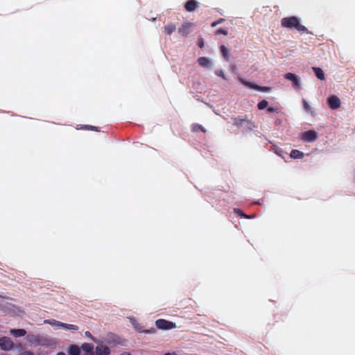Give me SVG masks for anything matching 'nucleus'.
Masks as SVG:
<instances>
[{
  "mask_svg": "<svg viewBox=\"0 0 355 355\" xmlns=\"http://www.w3.org/2000/svg\"><path fill=\"white\" fill-rule=\"evenodd\" d=\"M281 26L288 29H295L300 33H308V29L300 24V19L295 16L284 17L281 19Z\"/></svg>",
  "mask_w": 355,
  "mask_h": 355,
  "instance_id": "nucleus-1",
  "label": "nucleus"
},
{
  "mask_svg": "<svg viewBox=\"0 0 355 355\" xmlns=\"http://www.w3.org/2000/svg\"><path fill=\"white\" fill-rule=\"evenodd\" d=\"M155 324L157 328L164 330L171 329L175 327L173 322L162 319L157 320Z\"/></svg>",
  "mask_w": 355,
  "mask_h": 355,
  "instance_id": "nucleus-2",
  "label": "nucleus"
},
{
  "mask_svg": "<svg viewBox=\"0 0 355 355\" xmlns=\"http://www.w3.org/2000/svg\"><path fill=\"white\" fill-rule=\"evenodd\" d=\"M318 137V133L315 130H308L303 133L302 139L307 142H313L315 141Z\"/></svg>",
  "mask_w": 355,
  "mask_h": 355,
  "instance_id": "nucleus-3",
  "label": "nucleus"
},
{
  "mask_svg": "<svg viewBox=\"0 0 355 355\" xmlns=\"http://www.w3.org/2000/svg\"><path fill=\"white\" fill-rule=\"evenodd\" d=\"M327 103L332 110H336L340 107V100L335 95H332L327 98Z\"/></svg>",
  "mask_w": 355,
  "mask_h": 355,
  "instance_id": "nucleus-4",
  "label": "nucleus"
},
{
  "mask_svg": "<svg viewBox=\"0 0 355 355\" xmlns=\"http://www.w3.org/2000/svg\"><path fill=\"white\" fill-rule=\"evenodd\" d=\"M14 344L8 337L0 338V347L3 350H10L13 348Z\"/></svg>",
  "mask_w": 355,
  "mask_h": 355,
  "instance_id": "nucleus-5",
  "label": "nucleus"
},
{
  "mask_svg": "<svg viewBox=\"0 0 355 355\" xmlns=\"http://www.w3.org/2000/svg\"><path fill=\"white\" fill-rule=\"evenodd\" d=\"M284 78L288 80L292 81L293 86L295 88H299L300 85V78L297 76L293 73H287L284 75Z\"/></svg>",
  "mask_w": 355,
  "mask_h": 355,
  "instance_id": "nucleus-6",
  "label": "nucleus"
},
{
  "mask_svg": "<svg viewBox=\"0 0 355 355\" xmlns=\"http://www.w3.org/2000/svg\"><path fill=\"white\" fill-rule=\"evenodd\" d=\"M198 64L207 69H210L212 67L211 60L207 57H200L198 59Z\"/></svg>",
  "mask_w": 355,
  "mask_h": 355,
  "instance_id": "nucleus-7",
  "label": "nucleus"
},
{
  "mask_svg": "<svg viewBox=\"0 0 355 355\" xmlns=\"http://www.w3.org/2000/svg\"><path fill=\"white\" fill-rule=\"evenodd\" d=\"M96 351L98 355H108L110 354L109 348L103 345L97 346Z\"/></svg>",
  "mask_w": 355,
  "mask_h": 355,
  "instance_id": "nucleus-8",
  "label": "nucleus"
},
{
  "mask_svg": "<svg viewBox=\"0 0 355 355\" xmlns=\"http://www.w3.org/2000/svg\"><path fill=\"white\" fill-rule=\"evenodd\" d=\"M67 353L69 355H80V349L77 345H70L67 348Z\"/></svg>",
  "mask_w": 355,
  "mask_h": 355,
  "instance_id": "nucleus-9",
  "label": "nucleus"
},
{
  "mask_svg": "<svg viewBox=\"0 0 355 355\" xmlns=\"http://www.w3.org/2000/svg\"><path fill=\"white\" fill-rule=\"evenodd\" d=\"M198 7V2L195 0H189L185 4V8L187 10L191 12L196 10Z\"/></svg>",
  "mask_w": 355,
  "mask_h": 355,
  "instance_id": "nucleus-10",
  "label": "nucleus"
},
{
  "mask_svg": "<svg viewBox=\"0 0 355 355\" xmlns=\"http://www.w3.org/2000/svg\"><path fill=\"white\" fill-rule=\"evenodd\" d=\"M245 85L247 87H249L250 88L255 89L257 90L261 91V92H268L269 90H270V87H261V86H259V85H252V84H251L250 83H248L246 81L245 83Z\"/></svg>",
  "mask_w": 355,
  "mask_h": 355,
  "instance_id": "nucleus-11",
  "label": "nucleus"
},
{
  "mask_svg": "<svg viewBox=\"0 0 355 355\" xmlns=\"http://www.w3.org/2000/svg\"><path fill=\"white\" fill-rule=\"evenodd\" d=\"M192 27V24L189 22L184 23L182 27L179 29V32L183 35H186L188 33V30Z\"/></svg>",
  "mask_w": 355,
  "mask_h": 355,
  "instance_id": "nucleus-12",
  "label": "nucleus"
},
{
  "mask_svg": "<svg viewBox=\"0 0 355 355\" xmlns=\"http://www.w3.org/2000/svg\"><path fill=\"white\" fill-rule=\"evenodd\" d=\"M314 72H315V74L316 76V77L321 80H324L325 77H324V73L322 71V69L320 68H318V67H313V68Z\"/></svg>",
  "mask_w": 355,
  "mask_h": 355,
  "instance_id": "nucleus-13",
  "label": "nucleus"
},
{
  "mask_svg": "<svg viewBox=\"0 0 355 355\" xmlns=\"http://www.w3.org/2000/svg\"><path fill=\"white\" fill-rule=\"evenodd\" d=\"M304 156V153L298 150H293L291 152V157L295 159H301Z\"/></svg>",
  "mask_w": 355,
  "mask_h": 355,
  "instance_id": "nucleus-14",
  "label": "nucleus"
},
{
  "mask_svg": "<svg viewBox=\"0 0 355 355\" xmlns=\"http://www.w3.org/2000/svg\"><path fill=\"white\" fill-rule=\"evenodd\" d=\"M62 329H64L65 330L68 331H76L78 328L76 325L72 324H66L62 322Z\"/></svg>",
  "mask_w": 355,
  "mask_h": 355,
  "instance_id": "nucleus-15",
  "label": "nucleus"
},
{
  "mask_svg": "<svg viewBox=\"0 0 355 355\" xmlns=\"http://www.w3.org/2000/svg\"><path fill=\"white\" fill-rule=\"evenodd\" d=\"M10 334L17 337L24 336L26 331L24 329H11Z\"/></svg>",
  "mask_w": 355,
  "mask_h": 355,
  "instance_id": "nucleus-16",
  "label": "nucleus"
},
{
  "mask_svg": "<svg viewBox=\"0 0 355 355\" xmlns=\"http://www.w3.org/2000/svg\"><path fill=\"white\" fill-rule=\"evenodd\" d=\"M46 322L49 323V324H51L52 327H53L56 329H62V322H61L56 321V320H50V321H46Z\"/></svg>",
  "mask_w": 355,
  "mask_h": 355,
  "instance_id": "nucleus-17",
  "label": "nucleus"
},
{
  "mask_svg": "<svg viewBox=\"0 0 355 355\" xmlns=\"http://www.w3.org/2000/svg\"><path fill=\"white\" fill-rule=\"evenodd\" d=\"M175 30V26L173 24H168L165 26L164 31L166 34L170 35Z\"/></svg>",
  "mask_w": 355,
  "mask_h": 355,
  "instance_id": "nucleus-18",
  "label": "nucleus"
},
{
  "mask_svg": "<svg viewBox=\"0 0 355 355\" xmlns=\"http://www.w3.org/2000/svg\"><path fill=\"white\" fill-rule=\"evenodd\" d=\"M44 345L46 347H49L50 348L55 349L56 347V342L53 340H46Z\"/></svg>",
  "mask_w": 355,
  "mask_h": 355,
  "instance_id": "nucleus-19",
  "label": "nucleus"
},
{
  "mask_svg": "<svg viewBox=\"0 0 355 355\" xmlns=\"http://www.w3.org/2000/svg\"><path fill=\"white\" fill-rule=\"evenodd\" d=\"M268 105V102L266 101V100H262L261 101L258 105H257V107L259 110H263L265 109L266 107H267Z\"/></svg>",
  "mask_w": 355,
  "mask_h": 355,
  "instance_id": "nucleus-20",
  "label": "nucleus"
},
{
  "mask_svg": "<svg viewBox=\"0 0 355 355\" xmlns=\"http://www.w3.org/2000/svg\"><path fill=\"white\" fill-rule=\"evenodd\" d=\"M220 51L223 55V56L227 59L228 58V56H229V52H228V50L227 49V48L225 46H221L220 47Z\"/></svg>",
  "mask_w": 355,
  "mask_h": 355,
  "instance_id": "nucleus-21",
  "label": "nucleus"
},
{
  "mask_svg": "<svg viewBox=\"0 0 355 355\" xmlns=\"http://www.w3.org/2000/svg\"><path fill=\"white\" fill-rule=\"evenodd\" d=\"M193 130L194 132H198V131H199V130H201V131H202V132H205V130L203 129V128H202L201 125H198V124H194V125H193Z\"/></svg>",
  "mask_w": 355,
  "mask_h": 355,
  "instance_id": "nucleus-22",
  "label": "nucleus"
},
{
  "mask_svg": "<svg viewBox=\"0 0 355 355\" xmlns=\"http://www.w3.org/2000/svg\"><path fill=\"white\" fill-rule=\"evenodd\" d=\"M303 105H304V110L306 112H311V106L309 105V103H307L306 101L303 100Z\"/></svg>",
  "mask_w": 355,
  "mask_h": 355,
  "instance_id": "nucleus-23",
  "label": "nucleus"
},
{
  "mask_svg": "<svg viewBox=\"0 0 355 355\" xmlns=\"http://www.w3.org/2000/svg\"><path fill=\"white\" fill-rule=\"evenodd\" d=\"M216 74L221 78H223V79H226V77L225 76V73L223 72V71L222 70H216Z\"/></svg>",
  "mask_w": 355,
  "mask_h": 355,
  "instance_id": "nucleus-24",
  "label": "nucleus"
},
{
  "mask_svg": "<svg viewBox=\"0 0 355 355\" xmlns=\"http://www.w3.org/2000/svg\"><path fill=\"white\" fill-rule=\"evenodd\" d=\"M267 111L268 112H275L277 111V108L270 107L267 109Z\"/></svg>",
  "mask_w": 355,
  "mask_h": 355,
  "instance_id": "nucleus-25",
  "label": "nucleus"
},
{
  "mask_svg": "<svg viewBox=\"0 0 355 355\" xmlns=\"http://www.w3.org/2000/svg\"><path fill=\"white\" fill-rule=\"evenodd\" d=\"M218 33L223 34V35H226L227 34V31L226 30H223V29H220V30L218 31Z\"/></svg>",
  "mask_w": 355,
  "mask_h": 355,
  "instance_id": "nucleus-26",
  "label": "nucleus"
},
{
  "mask_svg": "<svg viewBox=\"0 0 355 355\" xmlns=\"http://www.w3.org/2000/svg\"><path fill=\"white\" fill-rule=\"evenodd\" d=\"M164 355H179V354L176 352H168V353L164 354Z\"/></svg>",
  "mask_w": 355,
  "mask_h": 355,
  "instance_id": "nucleus-27",
  "label": "nucleus"
},
{
  "mask_svg": "<svg viewBox=\"0 0 355 355\" xmlns=\"http://www.w3.org/2000/svg\"><path fill=\"white\" fill-rule=\"evenodd\" d=\"M21 355H33L30 352H25L24 353L21 354Z\"/></svg>",
  "mask_w": 355,
  "mask_h": 355,
  "instance_id": "nucleus-28",
  "label": "nucleus"
},
{
  "mask_svg": "<svg viewBox=\"0 0 355 355\" xmlns=\"http://www.w3.org/2000/svg\"><path fill=\"white\" fill-rule=\"evenodd\" d=\"M85 336H87V337H92V335L89 332L87 331L85 332Z\"/></svg>",
  "mask_w": 355,
  "mask_h": 355,
  "instance_id": "nucleus-29",
  "label": "nucleus"
},
{
  "mask_svg": "<svg viewBox=\"0 0 355 355\" xmlns=\"http://www.w3.org/2000/svg\"><path fill=\"white\" fill-rule=\"evenodd\" d=\"M57 355H66L64 352H59Z\"/></svg>",
  "mask_w": 355,
  "mask_h": 355,
  "instance_id": "nucleus-30",
  "label": "nucleus"
},
{
  "mask_svg": "<svg viewBox=\"0 0 355 355\" xmlns=\"http://www.w3.org/2000/svg\"><path fill=\"white\" fill-rule=\"evenodd\" d=\"M245 218H250V216H248V215H247L246 214H245Z\"/></svg>",
  "mask_w": 355,
  "mask_h": 355,
  "instance_id": "nucleus-31",
  "label": "nucleus"
},
{
  "mask_svg": "<svg viewBox=\"0 0 355 355\" xmlns=\"http://www.w3.org/2000/svg\"><path fill=\"white\" fill-rule=\"evenodd\" d=\"M199 45H200V47H202V46H203V43H202V42H200V43L199 44Z\"/></svg>",
  "mask_w": 355,
  "mask_h": 355,
  "instance_id": "nucleus-32",
  "label": "nucleus"
}]
</instances>
